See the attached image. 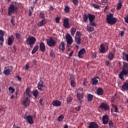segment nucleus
<instances>
[{
    "instance_id": "obj_18",
    "label": "nucleus",
    "mask_w": 128,
    "mask_h": 128,
    "mask_svg": "<svg viewBox=\"0 0 128 128\" xmlns=\"http://www.w3.org/2000/svg\"><path fill=\"white\" fill-rule=\"evenodd\" d=\"M54 106H62V102L58 100H56L52 102Z\"/></svg>"
},
{
    "instance_id": "obj_29",
    "label": "nucleus",
    "mask_w": 128,
    "mask_h": 128,
    "mask_svg": "<svg viewBox=\"0 0 128 128\" xmlns=\"http://www.w3.org/2000/svg\"><path fill=\"white\" fill-rule=\"evenodd\" d=\"M89 18V16L86 14H84L83 16V20L84 22H88V20Z\"/></svg>"
},
{
    "instance_id": "obj_1",
    "label": "nucleus",
    "mask_w": 128,
    "mask_h": 128,
    "mask_svg": "<svg viewBox=\"0 0 128 128\" xmlns=\"http://www.w3.org/2000/svg\"><path fill=\"white\" fill-rule=\"evenodd\" d=\"M128 64H124L123 67H122V70L120 72L119 74V78L121 80H124V76H128Z\"/></svg>"
},
{
    "instance_id": "obj_9",
    "label": "nucleus",
    "mask_w": 128,
    "mask_h": 128,
    "mask_svg": "<svg viewBox=\"0 0 128 128\" xmlns=\"http://www.w3.org/2000/svg\"><path fill=\"white\" fill-rule=\"evenodd\" d=\"M47 44L49 46H56V42L52 38H50V39L47 40Z\"/></svg>"
},
{
    "instance_id": "obj_39",
    "label": "nucleus",
    "mask_w": 128,
    "mask_h": 128,
    "mask_svg": "<svg viewBox=\"0 0 128 128\" xmlns=\"http://www.w3.org/2000/svg\"><path fill=\"white\" fill-rule=\"evenodd\" d=\"M89 24H90V26H96V24L94 21H90Z\"/></svg>"
},
{
    "instance_id": "obj_7",
    "label": "nucleus",
    "mask_w": 128,
    "mask_h": 128,
    "mask_svg": "<svg viewBox=\"0 0 128 128\" xmlns=\"http://www.w3.org/2000/svg\"><path fill=\"white\" fill-rule=\"evenodd\" d=\"M22 104L25 108H27L30 104V100L28 97H26L22 102Z\"/></svg>"
},
{
    "instance_id": "obj_25",
    "label": "nucleus",
    "mask_w": 128,
    "mask_h": 128,
    "mask_svg": "<svg viewBox=\"0 0 128 128\" xmlns=\"http://www.w3.org/2000/svg\"><path fill=\"white\" fill-rule=\"evenodd\" d=\"M86 30L88 32H92L94 30V27H92L89 26H88L86 27Z\"/></svg>"
},
{
    "instance_id": "obj_20",
    "label": "nucleus",
    "mask_w": 128,
    "mask_h": 128,
    "mask_svg": "<svg viewBox=\"0 0 128 128\" xmlns=\"http://www.w3.org/2000/svg\"><path fill=\"white\" fill-rule=\"evenodd\" d=\"M26 96H28L29 98L32 97V91L30 90V88H27L26 90Z\"/></svg>"
},
{
    "instance_id": "obj_63",
    "label": "nucleus",
    "mask_w": 128,
    "mask_h": 128,
    "mask_svg": "<svg viewBox=\"0 0 128 128\" xmlns=\"http://www.w3.org/2000/svg\"><path fill=\"white\" fill-rule=\"evenodd\" d=\"M0 111L2 112V114H4V108H0Z\"/></svg>"
},
{
    "instance_id": "obj_46",
    "label": "nucleus",
    "mask_w": 128,
    "mask_h": 128,
    "mask_svg": "<svg viewBox=\"0 0 128 128\" xmlns=\"http://www.w3.org/2000/svg\"><path fill=\"white\" fill-rule=\"evenodd\" d=\"M74 80H76V78H74V75L70 74V80L72 81H74Z\"/></svg>"
},
{
    "instance_id": "obj_12",
    "label": "nucleus",
    "mask_w": 128,
    "mask_h": 128,
    "mask_svg": "<svg viewBox=\"0 0 128 128\" xmlns=\"http://www.w3.org/2000/svg\"><path fill=\"white\" fill-rule=\"evenodd\" d=\"M14 35H12L10 36H9L8 40V46H12V44H14Z\"/></svg>"
},
{
    "instance_id": "obj_16",
    "label": "nucleus",
    "mask_w": 128,
    "mask_h": 128,
    "mask_svg": "<svg viewBox=\"0 0 128 128\" xmlns=\"http://www.w3.org/2000/svg\"><path fill=\"white\" fill-rule=\"evenodd\" d=\"M44 82L40 80L38 85V88L40 90H44V88L46 86L44 85H43Z\"/></svg>"
},
{
    "instance_id": "obj_28",
    "label": "nucleus",
    "mask_w": 128,
    "mask_h": 128,
    "mask_svg": "<svg viewBox=\"0 0 128 128\" xmlns=\"http://www.w3.org/2000/svg\"><path fill=\"white\" fill-rule=\"evenodd\" d=\"M89 16V21L92 22L94 20V18H96V16L92 15L91 14H88Z\"/></svg>"
},
{
    "instance_id": "obj_22",
    "label": "nucleus",
    "mask_w": 128,
    "mask_h": 128,
    "mask_svg": "<svg viewBox=\"0 0 128 128\" xmlns=\"http://www.w3.org/2000/svg\"><path fill=\"white\" fill-rule=\"evenodd\" d=\"M102 122H103L104 124H106L108 122V116L105 115L103 116Z\"/></svg>"
},
{
    "instance_id": "obj_8",
    "label": "nucleus",
    "mask_w": 128,
    "mask_h": 128,
    "mask_svg": "<svg viewBox=\"0 0 128 128\" xmlns=\"http://www.w3.org/2000/svg\"><path fill=\"white\" fill-rule=\"evenodd\" d=\"M66 40L67 42L68 46H70L72 44V36H70V34H68L66 36Z\"/></svg>"
},
{
    "instance_id": "obj_13",
    "label": "nucleus",
    "mask_w": 128,
    "mask_h": 128,
    "mask_svg": "<svg viewBox=\"0 0 128 128\" xmlns=\"http://www.w3.org/2000/svg\"><path fill=\"white\" fill-rule=\"evenodd\" d=\"M12 70V66L8 67V68L4 70V74H5V76H10Z\"/></svg>"
},
{
    "instance_id": "obj_26",
    "label": "nucleus",
    "mask_w": 128,
    "mask_h": 128,
    "mask_svg": "<svg viewBox=\"0 0 128 128\" xmlns=\"http://www.w3.org/2000/svg\"><path fill=\"white\" fill-rule=\"evenodd\" d=\"M60 50H62V52L66 50V48H64V42H61L60 46Z\"/></svg>"
},
{
    "instance_id": "obj_56",
    "label": "nucleus",
    "mask_w": 128,
    "mask_h": 128,
    "mask_svg": "<svg viewBox=\"0 0 128 128\" xmlns=\"http://www.w3.org/2000/svg\"><path fill=\"white\" fill-rule=\"evenodd\" d=\"M114 100H116V97L114 96H113L111 98V101L112 102H114Z\"/></svg>"
},
{
    "instance_id": "obj_55",
    "label": "nucleus",
    "mask_w": 128,
    "mask_h": 128,
    "mask_svg": "<svg viewBox=\"0 0 128 128\" xmlns=\"http://www.w3.org/2000/svg\"><path fill=\"white\" fill-rule=\"evenodd\" d=\"M32 63L34 64V66H38V62H36V60H32Z\"/></svg>"
},
{
    "instance_id": "obj_36",
    "label": "nucleus",
    "mask_w": 128,
    "mask_h": 128,
    "mask_svg": "<svg viewBox=\"0 0 128 128\" xmlns=\"http://www.w3.org/2000/svg\"><path fill=\"white\" fill-rule=\"evenodd\" d=\"M64 116L62 114L60 115L58 118V122H62V120H64Z\"/></svg>"
},
{
    "instance_id": "obj_58",
    "label": "nucleus",
    "mask_w": 128,
    "mask_h": 128,
    "mask_svg": "<svg viewBox=\"0 0 128 128\" xmlns=\"http://www.w3.org/2000/svg\"><path fill=\"white\" fill-rule=\"evenodd\" d=\"M25 68H26V70H28V68H30V66H29L28 64H26V65Z\"/></svg>"
},
{
    "instance_id": "obj_53",
    "label": "nucleus",
    "mask_w": 128,
    "mask_h": 128,
    "mask_svg": "<svg viewBox=\"0 0 128 128\" xmlns=\"http://www.w3.org/2000/svg\"><path fill=\"white\" fill-rule=\"evenodd\" d=\"M72 98L68 97L67 98V102H72Z\"/></svg>"
},
{
    "instance_id": "obj_2",
    "label": "nucleus",
    "mask_w": 128,
    "mask_h": 128,
    "mask_svg": "<svg viewBox=\"0 0 128 128\" xmlns=\"http://www.w3.org/2000/svg\"><path fill=\"white\" fill-rule=\"evenodd\" d=\"M106 22L108 24H116L118 22V18H114V14H110L107 16Z\"/></svg>"
},
{
    "instance_id": "obj_42",
    "label": "nucleus",
    "mask_w": 128,
    "mask_h": 128,
    "mask_svg": "<svg viewBox=\"0 0 128 128\" xmlns=\"http://www.w3.org/2000/svg\"><path fill=\"white\" fill-rule=\"evenodd\" d=\"M34 11V7H31V9L29 10V16H31L32 14V12Z\"/></svg>"
},
{
    "instance_id": "obj_59",
    "label": "nucleus",
    "mask_w": 128,
    "mask_h": 128,
    "mask_svg": "<svg viewBox=\"0 0 128 128\" xmlns=\"http://www.w3.org/2000/svg\"><path fill=\"white\" fill-rule=\"evenodd\" d=\"M76 36H82V34H80V32H77L76 33Z\"/></svg>"
},
{
    "instance_id": "obj_37",
    "label": "nucleus",
    "mask_w": 128,
    "mask_h": 128,
    "mask_svg": "<svg viewBox=\"0 0 128 128\" xmlns=\"http://www.w3.org/2000/svg\"><path fill=\"white\" fill-rule=\"evenodd\" d=\"M122 2H120L117 6L116 10H120V8H122Z\"/></svg>"
},
{
    "instance_id": "obj_61",
    "label": "nucleus",
    "mask_w": 128,
    "mask_h": 128,
    "mask_svg": "<svg viewBox=\"0 0 128 128\" xmlns=\"http://www.w3.org/2000/svg\"><path fill=\"white\" fill-rule=\"evenodd\" d=\"M10 22L13 26H14V18H12L10 20Z\"/></svg>"
},
{
    "instance_id": "obj_10",
    "label": "nucleus",
    "mask_w": 128,
    "mask_h": 128,
    "mask_svg": "<svg viewBox=\"0 0 128 128\" xmlns=\"http://www.w3.org/2000/svg\"><path fill=\"white\" fill-rule=\"evenodd\" d=\"M100 108H102V110H110V106H108V104L104 102L101 104Z\"/></svg>"
},
{
    "instance_id": "obj_57",
    "label": "nucleus",
    "mask_w": 128,
    "mask_h": 128,
    "mask_svg": "<svg viewBox=\"0 0 128 128\" xmlns=\"http://www.w3.org/2000/svg\"><path fill=\"white\" fill-rule=\"evenodd\" d=\"M50 56H54V52L52 51H51L50 53Z\"/></svg>"
},
{
    "instance_id": "obj_48",
    "label": "nucleus",
    "mask_w": 128,
    "mask_h": 128,
    "mask_svg": "<svg viewBox=\"0 0 128 128\" xmlns=\"http://www.w3.org/2000/svg\"><path fill=\"white\" fill-rule=\"evenodd\" d=\"M72 2L75 6H78V0H72Z\"/></svg>"
},
{
    "instance_id": "obj_31",
    "label": "nucleus",
    "mask_w": 128,
    "mask_h": 128,
    "mask_svg": "<svg viewBox=\"0 0 128 128\" xmlns=\"http://www.w3.org/2000/svg\"><path fill=\"white\" fill-rule=\"evenodd\" d=\"M114 56V55L112 52H110L108 54V58L110 60H112Z\"/></svg>"
},
{
    "instance_id": "obj_49",
    "label": "nucleus",
    "mask_w": 128,
    "mask_h": 128,
    "mask_svg": "<svg viewBox=\"0 0 128 128\" xmlns=\"http://www.w3.org/2000/svg\"><path fill=\"white\" fill-rule=\"evenodd\" d=\"M40 18H44V14L42 12H40Z\"/></svg>"
},
{
    "instance_id": "obj_60",
    "label": "nucleus",
    "mask_w": 128,
    "mask_h": 128,
    "mask_svg": "<svg viewBox=\"0 0 128 128\" xmlns=\"http://www.w3.org/2000/svg\"><path fill=\"white\" fill-rule=\"evenodd\" d=\"M106 66H109L110 64V61L108 60H106Z\"/></svg>"
},
{
    "instance_id": "obj_43",
    "label": "nucleus",
    "mask_w": 128,
    "mask_h": 128,
    "mask_svg": "<svg viewBox=\"0 0 128 128\" xmlns=\"http://www.w3.org/2000/svg\"><path fill=\"white\" fill-rule=\"evenodd\" d=\"M16 40H20V33H16Z\"/></svg>"
},
{
    "instance_id": "obj_38",
    "label": "nucleus",
    "mask_w": 128,
    "mask_h": 128,
    "mask_svg": "<svg viewBox=\"0 0 128 128\" xmlns=\"http://www.w3.org/2000/svg\"><path fill=\"white\" fill-rule=\"evenodd\" d=\"M112 106L114 108H115V112H118V108L117 106L114 104H112Z\"/></svg>"
},
{
    "instance_id": "obj_6",
    "label": "nucleus",
    "mask_w": 128,
    "mask_h": 128,
    "mask_svg": "<svg viewBox=\"0 0 128 128\" xmlns=\"http://www.w3.org/2000/svg\"><path fill=\"white\" fill-rule=\"evenodd\" d=\"M24 120H26L27 122L30 124H34V119L32 118V116H27L25 114L24 116Z\"/></svg>"
},
{
    "instance_id": "obj_23",
    "label": "nucleus",
    "mask_w": 128,
    "mask_h": 128,
    "mask_svg": "<svg viewBox=\"0 0 128 128\" xmlns=\"http://www.w3.org/2000/svg\"><path fill=\"white\" fill-rule=\"evenodd\" d=\"M46 24V19H43L42 21L38 23V26H44V24Z\"/></svg>"
},
{
    "instance_id": "obj_17",
    "label": "nucleus",
    "mask_w": 128,
    "mask_h": 128,
    "mask_svg": "<svg viewBox=\"0 0 128 128\" xmlns=\"http://www.w3.org/2000/svg\"><path fill=\"white\" fill-rule=\"evenodd\" d=\"M40 50L42 52H46V45L44 44V42H41L40 44Z\"/></svg>"
},
{
    "instance_id": "obj_54",
    "label": "nucleus",
    "mask_w": 128,
    "mask_h": 128,
    "mask_svg": "<svg viewBox=\"0 0 128 128\" xmlns=\"http://www.w3.org/2000/svg\"><path fill=\"white\" fill-rule=\"evenodd\" d=\"M0 42H4V36H0Z\"/></svg>"
},
{
    "instance_id": "obj_51",
    "label": "nucleus",
    "mask_w": 128,
    "mask_h": 128,
    "mask_svg": "<svg viewBox=\"0 0 128 128\" xmlns=\"http://www.w3.org/2000/svg\"><path fill=\"white\" fill-rule=\"evenodd\" d=\"M92 6H94V8H100V6L96 4H93Z\"/></svg>"
},
{
    "instance_id": "obj_50",
    "label": "nucleus",
    "mask_w": 128,
    "mask_h": 128,
    "mask_svg": "<svg viewBox=\"0 0 128 128\" xmlns=\"http://www.w3.org/2000/svg\"><path fill=\"white\" fill-rule=\"evenodd\" d=\"M60 17H57L56 18V22L57 23V24H60Z\"/></svg>"
},
{
    "instance_id": "obj_15",
    "label": "nucleus",
    "mask_w": 128,
    "mask_h": 128,
    "mask_svg": "<svg viewBox=\"0 0 128 128\" xmlns=\"http://www.w3.org/2000/svg\"><path fill=\"white\" fill-rule=\"evenodd\" d=\"M88 128H98V124L96 122H91L89 124Z\"/></svg>"
},
{
    "instance_id": "obj_52",
    "label": "nucleus",
    "mask_w": 128,
    "mask_h": 128,
    "mask_svg": "<svg viewBox=\"0 0 128 128\" xmlns=\"http://www.w3.org/2000/svg\"><path fill=\"white\" fill-rule=\"evenodd\" d=\"M0 34L1 36H4V32L2 30H0Z\"/></svg>"
},
{
    "instance_id": "obj_3",
    "label": "nucleus",
    "mask_w": 128,
    "mask_h": 128,
    "mask_svg": "<svg viewBox=\"0 0 128 128\" xmlns=\"http://www.w3.org/2000/svg\"><path fill=\"white\" fill-rule=\"evenodd\" d=\"M26 42H27V44H29L30 48H34V44H36V38L34 36H30L28 37Z\"/></svg>"
},
{
    "instance_id": "obj_45",
    "label": "nucleus",
    "mask_w": 128,
    "mask_h": 128,
    "mask_svg": "<svg viewBox=\"0 0 128 128\" xmlns=\"http://www.w3.org/2000/svg\"><path fill=\"white\" fill-rule=\"evenodd\" d=\"M123 56H125L126 60L128 62V54H126L125 52H123Z\"/></svg>"
},
{
    "instance_id": "obj_41",
    "label": "nucleus",
    "mask_w": 128,
    "mask_h": 128,
    "mask_svg": "<svg viewBox=\"0 0 128 128\" xmlns=\"http://www.w3.org/2000/svg\"><path fill=\"white\" fill-rule=\"evenodd\" d=\"M64 12H70V7L68 6H66L64 8Z\"/></svg>"
},
{
    "instance_id": "obj_19",
    "label": "nucleus",
    "mask_w": 128,
    "mask_h": 128,
    "mask_svg": "<svg viewBox=\"0 0 128 128\" xmlns=\"http://www.w3.org/2000/svg\"><path fill=\"white\" fill-rule=\"evenodd\" d=\"M98 96H102L104 94V89L102 88H98L96 90Z\"/></svg>"
},
{
    "instance_id": "obj_35",
    "label": "nucleus",
    "mask_w": 128,
    "mask_h": 128,
    "mask_svg": "<svg viewBox=\"0 0 128 128\" xmlns=\"http://www.w3.org/2000/svg\"><path fill=\"white\" fill-rule=\"evenodd\" d=\"M72 36H74L76 32V28H72L70 30Z\"/></svg>"
},
{
    "instance_id": "obj_64",
    "label": "nucleus",
    "mask_w": 128,
    "mask_h": 128,
    "mask_svg": "<svg viewBox=\"0 0 128 128\" xmlns=\"http://www.w3.org/2000/svg\"><path fill=\"white\" fill-rule=\"evenodd\" d=\"M125 22L126 24H128V16L125 18Z\"/></svg>"
},
{
    "instance_id": "obj_14",
    "label": "nucleus",
    "mask_w": 128,
    "mask_h": 128,
    "mask_svg": "<svg viewBox=\"0 0 128 128\" xmlns=\"http://www.w3.org/2000/svg\"><path fill=\"white\" fill-rule=\"evenodd\" d=\"M85 52H86V49L84 48L81 49L78 53V58H84V54Z\"/></svg>"
},
{
    "instance_id": "obj_4",
    "label": "nucleus",
    "mask_w": 128,
    "mask_h": 128,
    "mask_svg": "<svg viewBox=\"0 0 128 128\" xmlns=\"http://www.w3.org/2000/svg\"><path fill=\"white\" fill-rule=\"evenodd\" d=\"M18 7L15 6L14 5L12 4L8 8V16H10L12 14H14V12H18Z\"/></svg>"
},
{
    "instance_id": "obj_32",
    "label": "nucleus",
    "mask_w": 128,
    "mask_h": 128,
    "mask_svg": "<svg viewBox=\"0 0 128 128\" xmlns=\"http://www.w3.org/2000/svg\"><path fill=\"white\" fill-rule=\"evenodd\" d=\"M100 52L102 54H104V52H106V48H104V44H101V45H100Z\"/></svg>"
},
{
    "instance_id": "obj_44",
    "label": "nucleus",
    "mask_w": 128,
    "mask_h": 128,
    "mask_svg": "<svg viewBox=\"0 0 128 128\" xmlns=\"http://www.w3.org/2000/svg\"><path fill=\"white\" fill-rule=\"evenodd\" d=\"M70 86L72 88H74L76 86V82L74 81H71Z\"/></svg>"
},
{
    "instance_id": "obj_34",
    "label": "nucleus",
    "mask_w": 128,
    "mask_h": 128,
    "mask_svg": "<svg viewBox=\"0 0 128 128\" xmlns=\"http://www.w3.org/2000/svg\"><path fill=\"white\" fill-rule=\"evenodd\" d=\"M38 46H36L34 47V49L32 52V54H36V52H38Z\"/></svg>"
},
{
    "instance_id": "obj_27",
    "label": "nucleus",
    "mask_w": 128,
    "mask_h": 128,
    "mask_svg": "<svg viewBox=\"0 0 128 128\" xmlns=\"http://www.w3.org/2000/svg\"><path fill=\"white\" fill-rule=\"evenodd\" d=\"M88 102H92L94 98V95L92 94H88L87 96Z\"/></svg>"
},
{
    "instance_id": "obj_33",
    "label": "nucleus",
    "mask_w": 128,
    "mask_h": 128,
    "mask_svg": "<svg viewBox=\"0 0 128 128\" xmlns=\"http://www.w3.org/2000/svg\"><path fill=\"white\" fill-rule=\"evenodd\" d=\"M33 96L36 98L38 96V91L37 90H36L32 92Z\"/></svg>"
},
{
    "instance_id": "obj_47",
    "label": "nucleus",
    "mask_w": 128,
    "mask_h": 128,
    "mask_svg": "<svg viewBox=\"0 0 128 128\" xmlns=\"http://www.w3.org/2000/svg\"><path fill=\"white\" fill-rule=\"evenodd\" d=\"M109 126L110 128H112V126H114V122H112V120H110L109 122Z\"/></svg>"
},
{
    "instance_id": "obj_40",
    "label": "nucleus",
    "mask_w": 128,
    "mask_h": 128,
    "mask_svg": "<svg viewBox=\"0 0 128 128\" xmlns=\"http://www.w3.org/2000/svg\"><path fill=\"white\" fill-rule=\"evenodd\" d=\"M9 92L12 94H14V88L12 87H10Z\"/></svg>"
},
{
    "instance_id": "obj_30",
    "label": "nucleus",
    "mask_w": 128,
    "mask_h": 128,
    "mask_svg": "<svg viewBox=\"0 0 128 128\" xmlns=\"http://www.w3.org/2000/svg\"><path fill=\"white\" fill-rule=\"evenodd\" d=\"M82 39L80 37H76L75 38V41L77 44H80V42Z\"/></svg>"
},
{
    "instance_id": "obj_21",
    "label": "nucleus",
    "mask_w": 128,
    "mask_h": 128,
    "mask_svg": "<svg viewBox=\"0 0 128 128\" xmlns=\"http://www.w3.org/2000/svg\"><path fill=\"white\" fill-rule=\"evenodd\" d=\"M100 78L98 77H94L92 78V82L93 86H96V84H98V80Z\"/></svg>"
},
{
    "instance_id": "obj_11",
    "label": "nucleus",
    "mask_w": 128,
    "mask_h": 128,
    "mask_svg": "<svg viewBox=\"0 0 128 128\" xmlns=\"http://www.w3.org/2000/svg\"><path fill=\"white\" fill-rule=\"evenodd\" d=\"M63 26L66 28H70V22L68 18L64 20Z\"/></svg>"
},
{
    "instance_id": "obj_24",
    "label": "nucleus",
    "mask_w": 128,
    "mask_h": 128,
    "mask_svg": "<svg viewBox=\"0 0 128 128\" xmlns=\"http://www.w3.org/2000/svg\"><path fill=\"white\" fill-rule=\"evenodd\" d=\"M122 88V90H128V83H124Z\"/></svg>"
},
{
    "instance_id": "obj_62",
    "label": "nucleus",
    "mask_w": 128,
    "mask_h": 128,
    "mask_svg": "<svg viewBox=\"0 0 128 128\" xmlns=\"http://www.w3.org/2000/svg\"><path fill=\"white\" fill-rule=\"evenodd\" d=\"M80 106H78L76 108V110H77V112L80 111Z\"/></svg>"
},
{
    "instance_id": "obj_5",
    "label": "nucleus",
    "mask_w": 128,
    "mask_h": 128,
    "mask_svg": "<svg viewBox=\"0 0 128 128\" xmlns=\"http://www.w3.org/2000/svg\"><path fill=\"white\" fill-rule=\"evenodd\" d=\"M77 98L78 100H82L84 98V89L82 88H78L77 90Z\"/></svg>"
}]
</instances>
